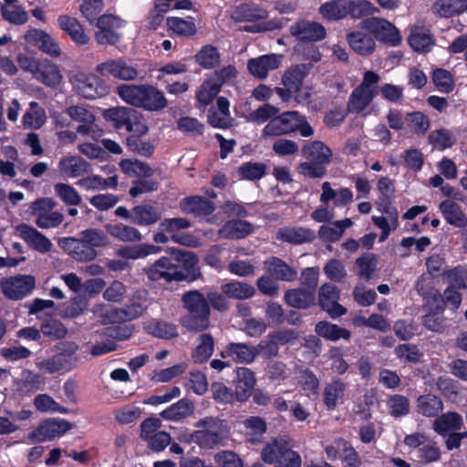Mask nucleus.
<instances>
[{
	"mask_svg": "<svg viewBox=\"0 0 467 467\" xmlns=\"http://www.w3.org/2000/svg\"><path fill=\"white\" fill-rule=\"evenodd\" d=\"M351 5L352 0H334L323 4L319 8V12L327 19L338 20L348 15Z\"/></svg>",
	"mask_w": 467,
	"mask_h": 467,
	"instance_id": "79ce46f5",
	"label": "nucleus"
},
{
	"mask_svg": "<svg viewBox=\"0 0 467 467\" xmlns=\"http://www.w3.org/2000/svg\"><path fill=\"white\" fill-rule=\"evenodd\" d=\"M70 428L71 424L65 420H47L32 431L27 438L32 443H40L62 436Z\"/></svg>",
	"mask_w": 467,
	"mask_h": 467,
	"instance_id": "9d476101",
	"label": "nucleus"
},
{
	"mask_svg": "<svg viewBox=\"0 0 467 467\" xmlns=\"http://www.w3.org/2000/svg\"><path fill=\"white\" fill-rule=\"evenodd\" d=\"M145 328L149 334L161 338H171L178 335L174 325L162 321H150L146 324Z\"/></svg>",
	"mask_w": 467,
	"mask_h": 467,
	"instance_id": "e2e57ef3",
	"label": "nucleus"
},
{
	"mask_svg": "<svg viewBox=\"0 0 467 467\" xmlns=\"http://www.w3.org/2000/svg\"><path fill=\"white\" fill-rule=\"evenodd\" d=\"M253 232V225L246 221L231 220L220 229L219 234L226 239H242Z\"/></svg>",
	"mask_w": 467,
	"mask_h": 467,
	"instance_id": "ea45409f",
	"label": "nucleus"
},
{
	"mask_svg": "<svg viewBox=\"0 0 467 467\" xmlns=\"http://www.w3.org/2000/svg\"><path fill=\"white\" fill-rule=\"evenodd\" d=\"M289 445L285 438L273 439L263 448L261 458L265 463L275 465Z\"/></svg>",
	"mask_w": 467,
	"mask_h": 467,
	"instance_id": "58836bf2",
	"label": "nucleus"
},
{
	"mask_svg": "<svg viewBox=\"0 0 467 467\" xmlns=\"http://www.w3.org/2000/svg\"><path fill=\"white\" fill-rule=\"evenodd\" d=\"M3 292H31L35 288V277L30 275H19L2 280Z\"/></svg>",
	"mask_w": 467,
	"mask_h": 467,
	"instance_id": "37998d69",
	"label": "nucleus"
},
{
	"mask_svg": "<svg viewBox=\"0 0 467 467\" xmlns=\"http://www.w3.org/2000/svg\"><path fill=\"white\" fill-rule=\"evenodd\" d=\"M35 408L43 413H67V410L60 406L51 396L38 394L34 398Z\"/></svg>",
	"mask_w": 467,
	"mask_h": 467,
	"instance_id": "bf43d9fd",
	"label": "nucleus"
},
{
	"mask_svg": "<svg viewBox=\"0 0 467 467\" xmlns=\"http://www.w3.org/2000/svg\"><path fill=\"white\" fill-rule=\"evenodd\" d=\"M147 307L146 300L140 295L133 296L130 304L122 308L106 307L105 322L115 323L131 320L142 315Z\"/></svg>",
	"mask_w": 467,
	"mask_h": 467,
	"instance_id": "9b49d317",
	"label": "nucleus"
},
{
	"mask_svg": "<svg viewBox=\"0 0 467 467\" xmlns=\"http://www.w3.org/2000/svg\"><path fill=\"white\" fill-rule=\"evenodd\" d=\"M290 33L301 41H319L326 36L324 26L313 21L302 20L290 26Z\"/></svg>",
	"mask_w": 467,
	"mask_h": 467,
	"instance_id": "dca6fc26",
	"label": "nucleus"
},
{
	"mask_svg": "<svg viewBox=\"0 0 467 467\" xmlns=\"http://www.w3.org/2000/svg\"><path fill=\"white\" fill-rule=\"evenodd\" d=\"M432 10L441 17H451L464 12L467 13V0H437Z\"/></svg>",
	"mask_w": 467,
	"mask_h": 467,
	"instance_id": "4c0bfd02",
	"label": "nucleus"
},
{
	"mask_svg": "<svg viewBox=\"0 0 467 467\" xmlns=\"http://www.w3.org/2000/svg\"><path fill=\"white\" fill-rule=\"evenodd\" d=\"M182 301L188 315L181 318V324L192 331L206 329L209 326L210 308L203 294H184Z\"/></svg>",
	"mask_w": 467,
	"mask_h": 467,
	"instance_id": "423d86ee",
	"label": "nucleus"
},
{
	"mask_svg": "<svg viewBox=\"0 0 467 467\" xmlns=\"http://www.w3.org/2000/svg\"><path fill=\"white\" fill-rule=\"evenodd\" d=\"M360 27L373 34L379 41L392 47L398 46L401 41L399 30L385 19L369 17L360 22Z\"/></svg>",
	"mask_w": 467,
	"mask_h": 467,
	"instance_id": "1a4fd4ad",
	"label": "nucleus"
},
{
	"mask_svg": "<svg viewBox=\"0 0 467 467\" xmlns=\"http://www.w3.org/2000/svg\"><path fill=\"white\" fill-rule=\"evenodd\" d=\"M75 91L82 98L95 99L106 96L109 86L99 78L92 74L78 72L69 78Z\"/></svg>",
	"mask_w": 467,
	"mask_h": 467,
	"instance_id": "0eeeda50",
	"label": "nucleus"
},
{
	"mask_svg": "<svg viewBox=\"0 0 467 467\" xmlns=\"http://www.w3.org/2000/svg\"><path fill=\"white\" fill-rule=\"evenodd\" d=\"M16 0H5L2 7L4 17L11 23L22 25L27 21V14L21 7L14 3Z\"/></svg>",
	"mask_w": 467,
	"mask_h": 467,
	"instance_id": "338daca9",
	"label": "nucleus"
},
{
	"mask_svg": "<svg viewBox=\"0 0 467 467\" xmlns=\"http://www.w3.org/2000/svg\"><path fill=\"white\" fill-rule=\"evenodd\" d=\"M161 247L140 244L135 245H123L116 249L115 254L126 261L144 259L149 255L157 254L161 252Z\"/></svg>",
	"mask_w": 467,
	"mask_h": 467,
	"instance_id": "4be33fe9",
	"label": "nucleus"
},
{
	"mask_svg": "<svg viewBox=\"0 0 467 467\" xmlns=\"http://www.w3.org/2000/svg\"><path fill=\"white\" fill-rule=\"evenodd\" d=\"M365 29L352 31L347 34V41L350 48L359 56L371 55L376 48V42L372 36L364 32Z\"/></svg>",
	"mask_w": 467,
	"mask_h": 467,
	"instance_id": "a211bd4d",
	"label": "nucleus"
},
{
	"mask_svg": "<svg viewBox=\"0 0 467 467\" xmlns=\"http://www.w3.org/2000/svg\"><path fill=\"white\" fill-rule=\"evenodd\" d=\"M267 11L255 4H243L232 11V18L237 22H254L265 19Z\"/></svg>",
	"mask_w": 467,
	"mask_h": 467,
	"instance_id": "c85d7f7f",
	"label": "nucleus"
},
{
	"mask_svg": "<svg viewBox=\"0 0 467 467\" xmlns=\"http://www.w3.org/2000/svg\"><path fill=\"white\" fill-rule=\"evenodd\" d=\"M463 425L462 417L457 412H447L436 418L433 421V430L441 436L455 432Z\"/></svg>",
	"mask_w": 467,
	"mask_h": 467,
	"instance_id": "473e14b6",
	"label": "nucleus"
},
{
	"mask_svg": "<svg viewBox=\"0 0 467 467\" xmlns=\"http://www.w3.org/2000/svg\"><path fill=\"white\" fill-rule=\"evenodd\" d=\"M284 56L281 54H266L247 61V69L249 73L258 78L265 79L269 73L279 68L282 65Z\"/></svg>",
	"mask_w": 467,
	"mask_h": 467,
	"instance_id": "f8f14e48",
	"label": "nucleus"
},
{
	"mask_svg": "<svg viewBox=\"0 0 467 467\" xmlns=\"http://www.w3.org/2000/svg\"><path fill=\"white\" fill-rule=\"evenodd\" d=\"M417 409L418 412L425 417H436L443 410V403L435 395H421L417 400Z\"/></svg>",
	"mask_w": 467,
	"mask_h": 467,
	"instance_id": "09e8293b",
	"label": "nucleus"
},
{
	"mask_svg": "<svg viewBox=\"0 0 467 467\" xmlns=\"http://www.w3.org/2000/svg\"><path fill=\"white\" fill-rule=\"evenodd\" d=\"M316 332L318 336L330 340L337 341L339 339L348 340L351 333L349 330L340 327L336 324L327 321H321L316 325Z\"/></svg>",
	"mask_w": 467,
	"mask_h": 467,
	"instance_id": "49530a36",
	"label": "nucleus"
},
{
	"mask_svg": "<svg viewBox=\"0 0 467 467\" xmlns=\"http://www.w3.org/2000/svg\"><path fill=\"white\" fill-rule=\"evenodd\" d=\"M122 21L112 15H103L97 21L98 31L95 34L99 45H112L119 40L116 29L122 26Z\"/></svg>",
	"mask_w": 467,
	"mask_h": 467,
	"instance_id": "4468645a",
	"label": "nucleus"
},
{
	"mask_svg": "<svg viewBox=\"0 0 467 467\" xmlns=\"http://www.w3.org/2000/svg\"><path fill=\"white\" fill-rule=\"evenodd\" d=\"M258 349L255 347L244 343H230L221 352L223 358H231L236 363H252L258 355Z\"/></svg>",
	"mask_w": 467,
	"mask_h": 467,
	"instance_id": "6ab92c4d",
	"label": "nucleus"
},
{
	"mask_svg": "<svg viewBox=\"0 0 467 467\" xmlns=\"http://www.w3.org/2000/svg\"><path fill=\"white\" fill-rule=\"evenodd\" d=\"M229 107L230 103L226 98H217L216 106L212 107L208 111V122L214 128L224 129L231 126L233 119Z\"/></svg>",
	"mask_w": 467,
	"mask_h": 467,
	"instance_id": "412c9836",
	"label": "nucleus"
},
{
	"mask_svg": "<svg viewBox=\"0 0 467 467\" xmlns=\"http://www.w3.org/2000/svg\"><path fill=\"white\" fill-rule=\"evenodd\" d=\"M44 385V377L28 369L23 370L20 378L16 381V390L23 395H30L42 389Z\"/></svg>",
	"mask_w": 467,
	"mask_h": 467,
	"instance_id": "bb28decb",
	"label": "nucleus"
},
{
	"mask_svg": "<svg viewBox=\"0 0 467 467\" xmlns=\"http://www.w3.org/2000/svg\"><path fill=\"white\" fill-rule=\"evenodd\" d=\"M47 120L45 109L36 101L29 103V109L22 117V123L26 129L37 130L41 128Z\"/></svg>",
	"mask_w": 467,
	"mask_h": 467,
	"instance_id": "a18cd8bd",
	"label": "nucleus"
},
{
	"mask_svg": "<svg viewBox=\"0 0 467 467\" xmlns=\"http://www.w3.org/2000/svg\"><path fill=\"white\" fill-rule=\"evenodd\" d=\"M137 112L130 108L117 107L104 110L103 117L114 123L117 129L127 128L130 120L136 117Z\"/></svg>",
	"mask_w": 467,
	"mask_h": 467,
	"instance_id": "603ef678",
	"label": "nucleus"
},
{
	"mask_svg": "<svg viewBox=\"0 0 467 467\" xmlns=\"http://www.w3.org/2000/svg\"><path fill=\"white\" fill-rule=\"evenodd\" d=\"M302 151L306 158L323 165L330 163L333 156L330 148L320 140L306 144Z\"/></svg>",
	"mask_w": 467,
	"mask_h": 467,
	"instance_id": "c9c22d12",
	"label": "nucleus"
},
{
	"mask_svg": "<svg viewBox=\"0 0 467 467\" xmlns=\"http://www.w3.org/2000/svg\"><path fill=\"white\" fill-rule=\"evenodd\" d=\"M161 217V212L150 204H141L133 207L132 223L144 226L157 223Z\"/></svg>",
	"mask_w": 467,
	"mask_h": 467,
	"instance_id": "c03bdc74",
	"label": "nucleus"
},
{
	"mask_svg": "<svg viewBox=\"0 0 467 467\" xmlns=\"http://www.w3.org/2000/svg\"><path fill=\"white\" fill-rule=\"evenodd\" d=\"M409 44L416 52L425 53L434 45V38L428 29L415 26L411 28Z\"/></svg>",
	"mask_w": 467,
	"mask_h": 467,
	"instance_id": "f704fd0d",
	"label": "nucleus"
},
{
	"mask_svg": "<svg viewBox=\"0 0 467 467\" xmlns=\"http://www.w3.org/2000/svg\"><path fill=\"white\" fill-rule=\"evenodd\" d=\"M193 408L192 402L182 399L165 409L161 415L162 418L169 420H180L190 416L193 412Z\"/></svg>",
	"mask_w": 467,
	"mask_h": 467,
	"instance_id": "5fc2aeb1",
	"label": "nucleus"
},
{
	"mask_svg": "<svg viewBox=\"0 0 467 467\" xmlns=\"http://www.w3.org/2000/svg\"><path fill=\"white\" fill-rule=\"evenodd\" d=\"M337 294H319L318 301L321 308L333 317H338L347 313V309L337 303Z\"/></svg>",
	"mask_w": 467,
	"mask_h": 467,
	"instance_id": "69168bd1",
	"label": "nucleus"
},
{
	"mask_svg": "<svg viewBox=\"0 0 467 467\" xmlns=\"http://www.w3.org/2000/svg\"><path fill=\"white\" fill-rule=\"evenodd\" d=\"M105 229L109 234L121 242L135 243L142 239V234L138 229L120 223H108Z\"/></svg>",
	"mask_w": 467,
	"mask_h": 467,
	"instance_id": "e433bc0d",
	"label": "nucleus"
},
{
	"mask_svg": "<svg viewBox=\"0 0 467 467\" xmlns=\"http://www.w3.org/2000/svg\"><path fill=\"white\" fill-rule=\"evenodd\" d=\"M237 384L235 390L236 400L239 401L246 400L255 385V377L252 370L247 368H238L236 370Z\"/></svg>",
	"mask_w": 467,
	"mask_h": 467,
	"instance_id": "2f4dec72",
	"label": "nucleus"
},
{
	"mask_svg": "<svg viewBox=\"0 0 467 467\" xmlns=\"http://www.w3.org/2000/svg\"><path fill=\"white\" fill-rule=\"evenodd\" d=\"M347 387V383L339 379H332L325 386L323 401L328 410H335L337 405L343 401Z\"/></svg>",
	"mask_w": 467,
	"mask_h": 467,
	"instance_id": "cd10ccee",
	"label": "nucleus"
},
{
	"mask_svg": "<svg viewBox=\"0 0 467 467\" xmlns=\"http://www.w3.org/2000/svg\"><path fill=\"white\" fill-rule=\"evenodd\" d=\"M25 39L49 56L59 57L61 55L58 42L44 30L31 29L25 35Z\"/></svg>",
	"mask_w": 467,
	"mask_h": 467,
	"instance_id": "f3484780",
	"label": "nucleus"
},
{
	"mask_svg": "<svg viewBox=\"0 0 467 467\" xmlns=\"http://www.w3.org/2000/svg\"><path fill=\"white\" fill-rule=\"evenodd\" d=\"M424 301L431 311H441L445 305H451L453 309L461 304V294H450L445 302L443 294H426Z\"/></svg>",
	"mask_w": 467,
	"mask_h": 467,
	"instance_id": "864d4df0",
	"label": "nucleus"
},
{
	"mask_svg": "<svg viewBox=\"0 0 467 467\" xmlns=\"http://www.w3.org/2000/svg\"><path fill=\"white\" fill-rule=\"evenodd\" d=\"M377 91H369L357 87L351 93L348 109L351 112H361L363 111L372 101L376 96Z\"/></svg>",
	"mask_w": 467,
	"mask_h": 467,
	"instance_id": "8fccbe9b",
	"label": "nucleus"
},
{
	"mask_svg": "<svg viewBox=\"0 0 467 467\" xmlns=\"http://www.w3.org/2000/svg\"><path fill=\"white\" fill-rule=\"evenodd\" d=\"M197 63L204 68H213L220 63V54L216 47L206 45L196 54Z\"/></svg>",
	"mask_w": 467,
	"mask_h": 467,
	"instance_id": "774afa93",
	"label": "nucleus"
},
{
	"mask_svg": "<svg viewBox=\"0 0 467 467\" xmlns=\"http://www.w3.org/2000/svg\"><path fill=\"white\" fill-rule=\"evenodd\" d=\"M386 216H372L374 224L381 230V232L394 231L399 226V213L395 207L388 206L382 210Z\"/></svg>",
	"mask_w": 467,
	"mask_h": 467,
	"instance_id": "6e6d98bb",
	"label": "nucleus"
},
{
	"mask_svg": "<svg viewBox=\"0 0 467 467\" xmlns=\"http://www.w3.org/2000/svg\"><path fill=\"white\" fill-rule=\"evenodd\" d=\"M196 430L191 434V441L202 449L224 446L230 438L231 427L226 420L215 416L200 419L194 423Z\"/></svg>",
	"mask_w": 467,
	"mask_h": 467,
	"instance_id": "f03ea898",
	"label": "nucleus"
},
{
	"mask_svg": "<svg viewBox=\"0 0 467 467\" xmlns=\"http://www.w3.org/2000/svg\"><path fill=\"white\" fill-rule=\"evenodd\" d=\"M188 366L186 363H179L171 367L155 369L150 374V379L154 383H166L183 374Z\"/></svg>",
	"mask_w": 467,
	"mask_h": 467,
	"instance_id": "4d7b16f0",
	"label": "nucleus"
},
{
	"mask_svg": "<svg viewBox=\"0 0 467 467\" xmlns=\"http://www.w3.org/2000/svg\"><path fill=\"white\" fill-rule=\"evenodd\" d=\"M264 265L265 271L276 279L289 282L295 280L297 275L295 269L277 257L268 258L264 262Z\"/></svg>",
	"mask_w": 467,
	"mask_h": 467,
	"instance_id": "7c9ffc66",
	"label": "nucleus"
},
{
	"mask_svg": "<svg viewBox=\"0 0 467 467\" xmlns=\"http://www.w3.org/2000/svg\"><path fill=\"white\" fill-rule=\"evenodd\" d=\"M61 247L78 262L92 261L98 256V252L88 245L81 237L79 239L66 237L60 241Z\"/></svg>",
	"mask_w": 467,
	"mask_h": 467,
	"instance_id": "2eb2a0df",
	"label": "nucleus"
},
{
	"mask_svg": "<svg viewBox=\"0 0 467 467\" xmlns=\"http://www.w3.org/2000/svg\"><path fill=\"white\" fill-rule=\"evenodd\" d=\"M54 190L57 197L67 205L77 206L82 202V198L78 191L71 185L67 183H57Z\"/></svg>",
	"mask_w": 467,
	"mask_h": 467,
	"instance_id": "0e129e2a",
	"label": "nucleus"
},
{
	"mask_svg": "<svg viewBox=\"0 0 467 467\" xmlns=\"http://www.w3.org/2000/svg\"><path fill=\"white\" fill-rule=\"evenodd\" d=\"M117 92L127 104L148 111H161L168 106L164 93L152 85L121 84Z\"/></svg>",
	"mask_w": 467,
	"mask_h": 467,
	"instance_id": "7ed1b4c3",
	"label": "nucleus"
},
{
	"mask_svg": "<svg viewBox=\"0 0 467 467\" xmlns=\"http://www.w3.org/2000/svg\"><path fill=\"white\" fill-rule=\"evenodd\" d=\"M352 224L353 222L349 218L330 222L319 227L318 236L326 243H336L341 239L346 229L351 227Z\"/></svg>",
	"mask_w": 467,
	"mask_h": 467,
	"instance_id": "b1692460",
	"label": "nucleus"
},
{
	"mask_svg": "<svg viewBox=\"0 0 467 467\" xmlns=\"http://www.w3.org/2000/svg\"><path fill=\"white\" fill-rule=\"evenodd\" d=\"M181 209L186 213H194L197 215L209 214L214 207L211 201L200 196H192L184 199L181 202Z\"/></svg>",
	"mask_w": 467,
	"mask_h": 467,
	"instance_id": "de8ad7c7",
	"label": "nucleus"
},
{
	"mask_svg": "<svg viewBox=\"0 0 467 467\" xmlns=\"http://www.w3.org/2000/svg\"><path fill=\"white\" fill-rule=\"evenodd\" d=\"M439 209L449 224L459 228L467 225V217L461 206L455 202L445 200L440 203Z\"/></svg>",
	"mask_w": 467,
	"mask_h": 467,
	"instance_id": "c756f323",
	"label": "nucleus"
},
{
	"mask_svg": "<svg viewBox=\"0 0 467 467\" xmlns=\"http://www.w3.org/2000/svg\"><path fill=\"white\" fill-rule=\"evenodd\" d=\"M15 231L16 235L23 239L29 247L41 254L50 252L53 247L51 241L32 226L21 223L15 227Z\"/></svg>",
	"mask_w": 467,
	"mask_h": 467,
	"instance_id": "ddd939ff",
	"label": "nucleus"
},
{
	"mask_svg": "<svg viewBox=\"0 0 467 467\" xmlns=\"http://www.w3.org/2000/svg\"><path fill=\"white\" fill-rule=\"evenodd\" d=\"M220 90L219 84L210 76L198 88L196 99L200 104L207 106L214 99Z\"/></svg>",
	"mask_w": 467,
	"mask_h": 467,
	"instance_id": "13d9d810",
	"label": "nucleus"
},
{
	"mask_svg": "<svg viewBox=\"0 0 467 467\" xmlns=\"http://www.w3.org/2000/svg\"><path fill=\"white\" fill-rule=\"evenodd\" d=\"M58 168L60 172L67 178H77L90 171L89 163L78 156L62 158Z\"/></svg>",
	"mask_w": 467,
	"mask_h": 467,
	"instance_id": "a878e982",
	"label": "nucleus"
},
{
	"mask_svg": "<svg viewBox=\"0 0 467 467\" xmlns=\"http://www.w3.org/2000/svg\"><path fill=\"white\" fill-rule=\"evenodd\" d=\"M78 349V347L74 342H61L56 347V354L47 358H36L35 365L39 370L50 374L68 372L77 365Z\"/></svg>",
	"mask_w": 467,
	"mask_h": 467,
	"instance_id": "20e7f679",
	"label": "nucleus"
},
{
	"mask_svg": "<svg viewBox=\"0 0 467 467\" xmlns=\"http://www.w3.org/2000/svg\"><path fill=\"white\" fill-rule=\"evenodd\" d=\"M168 30L181 37H193L197 33V26L192 16L166 18Z\"/></svg>",
	"mask_w": 467,
	"mask_h": 467,
	"instance_id": "393cba45",
	"label": "nucleus"
},
{
	"mask_svg": "<svg viewBox=\"0 0 467 467\" xmlns=\"http://www.w3.org/2000/svg\"><path fill=\"white\" fill-rule=\"evenodd\" d=\"M213 338L210 334H202L200 337V343L192 353V358L197 363L205 362L213 352Z\"/></svg>",
	"mask_w": 467,
	"mask_h": 467,
	"instance_id": "680f3d73",
	"label": "nucleus"
},
{
	"mask_svg": "<svg viewBox=\"0 0 467 467\" xmlns=\"http://www.w3.org/2000/svg\"><path fill=\"white\" fill-rule=\"evenodd\" d=\"M57 21L58 27L67 34L74 43L79 46L88 43L89 38L76 17L68 15H60L57 16Z\"/></svg>",
	"mask_w": 467,
	"mask_h": 467,
	"instance_id": "aec40b11",
	"label": "nucleus"
},
{
	"mask_svg": "<svg viewBox=\"0 0 467 467\" xmlns=\"http://www.w3.org/2000/svg\"><path fill=\"white\" fill-rule=\"evenodd\" d=\"M295 131H299L303 137H310L314 134L305 116L297 111H287L272 119L264 128L263 136L275 137Z\"/></svg>",
	"mask_w": 467,
	"mask_h": 467,
	"instance_id": "39448f33",
	"label": "nucleus"
},
{
	"mask_svg": "<svg viewBox=\"0 0 467 467\" xmlns=\"http://www.w3.org/2000/svg\"><path fill=\"white\" fill-rule=\"evenodd\" d=\"M34 78L47 87L57 88L61 84L63 75L57 65L47 59H42Z\"/></svg>",
	"mask_w": 467,
	"mask_h": 467,
	"instance_id": "5701e85b",
	"label": "nucleus"
},
{
	"mask_svg": "<svg viewBox=\"0 0 467 467\" xmlns=\"http://www.w3.org/2000/svg\"><path fill=\"white\" fill-rule=\"evenodd\" d=\"M77 185L86 191L115 189L118 185V176L114 174L104 179L99 175H90L78 180Z\"/></svg>",
	"mask_w": 467,
	"mask_h": 467,
	"instance_id": "a19ab883",
	"label": "nucleus"
},
{
	"mask_svg": "<svg viewBox=\"0 0 467 467\" xmlns=\"http://www.w3.org/2000/svg\"><path fill=\"white\" fill-rule=\"evenodd\" d=\"M181 260L184 265L185 271L179 269V266L172 263L168 256H161L150 265L143 268V273L150 281H164L166 283L188 281L192 282L200 276L197 267L198 258L191 252H181Z\"/></svg>",
	"mask_w": 467,
	"mask_h": 467,
	"instance_id": "f257e3e1",
	"label": "nucleus"
},
{
	"mask_svg": "<svg viewBox=\"0 0 467 467\" xmlns=\"http://www.w3.org/2000/svg\"><path fill=\"white\" fill-rule=\"evenodd\" d=\"M246 429V436L250 441L255 443L259 441L258 437L266 431V423L261 417L252 416L243 421Z\"/></svg>",
	"mask_w": 467,
	"mask_h": 467,
	"instance_id": "052dcab7",
	"label": "nucleus"
},
{
	"mask_svg": "<svg viewBox=\"0 0 467 467\" xmlns=\"http://www.w3.org/2000/svg\"><path fill=\"white\" fill-rule=\"evenodd\" d=\"M96 72L105 78L122 81L142 80L140 71L122 58L108 59L96 66Z\"/></svg>",
	"mask_w": 467,
	"mask_h": 467,
	"instance_id": "6e6552de",
	"label": "nucleus"
},
{
	"mask_svg": "<svg viewBox=\"0 0 467 467\" xmlns=\"http://www.w3.org/2000/svg\"><path fill=\"white\" fill-rule=\"evenodd\" d=\"M119 167L128 176L138 179H147L153 174L152 169L148 164L135 159L122 160Z\"/></svg>",
	"mask_w": 467,
	"mask_h": 467,
	"instance_id": "3c124183",
	"label": "nucleus"
},
{
	"mask_svg": "<svg viewBox=\"0 0 467 467\" xmlns=\"http://www.w3.org/2000/svg\"><path fill=\"white\" fill-rule=\"evenodd\" d=\"M314 238L315 233L304 227H284L276 233V239L296 244L310 242Z\"/></svg>",
	"mask_w": 467,
	"mask_h": 467,
	"instance_id": "72a5a7b5",
	"label": "nucleus"
}]
</instances>
